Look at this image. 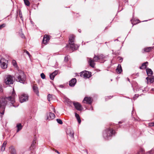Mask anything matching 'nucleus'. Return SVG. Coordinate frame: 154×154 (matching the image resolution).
<instances>
[{
    "label": "nucleus",
    "mask_w": 154,
    "mask_h": 154,
    "mask_svg": "<svg viewBox=\"0 0 154 154\" xmlns=\"http://www.w3.org/2000/svg\"><path fill=\"white\" fill-rule=\"evenodd\" d=\"M146 79L147 80V83H151L154 82V77L153 76L149 77H147Z\"/></svg>",
    "instance_id": "16"
},
{
    "label": "nucleus",
    "mask_w": 154,
    "mask_h": 154,
    "mask_svg": "<svg viewBox=\"0 0 154 154\" xmlns=\"http://www.w3.org/2000/svg\"><path fill=\"white\" fill-rule=\"evenodd\" d=\"M59 87L61 88H63L64 87V86L63 85H59Z\"/></svg>",
    "instance_id": "44"
},
{
    "label": "nucleus",
    "mask_w": 154,
    "mask_h": 154,
    "mask_svg": "<svg viewBox=\"0 0 154 154\" xmlns=\"http://www.w3.org/2000/svg\"><path fill=\"white\" fill-rule=\"evenodd\" d=\"M54 76L53 75V74L52 73L50 75V77L51 79L53 80L54 79Z\"/></svg>",
    "instance_id": "30"
},
{
    "label": "nucleus",
    "mask_w": 154,
    "mask_h": 154,
    "mask_svg": "<svg viewBox=\"0 0 154 154\" xmlns=\"http://www.w3.org/2000/svg\"><path fill=\"white\" fill-rule=\"evenodd\" d=\"M25 52L26 53V54H27L29 56V57H30V55L28 51H26Z\"/></svg>",
    "instance_id": "40"
},
{
    "label": "nucleus",
    "mask_w": 154,
    "mask_h": 154,
    "mask_svg": "<svg viewBox=\"0 0 154 154\" xmlns=\"http://www.w3.org/2000/svg\"><path fill=\"white\" fill-rule=\"evenodd\" d=\"M55 114L51 112H50L47 114V119L49 120H51L55 118Z\"/></svg>",
    "instance_id": "11"
},
{
    "label": "nucleus",
    "mask_w": 154,
    "mask_h": 154,
    "mask_svg": "<svg viewBox=\"0 0 154 154\" xmlns=\"http://www.w3.org/2000/svg\"><path fill=\"white\" fill-rule=\"evenodd\" d=\"M19 97L20 102L21 103L27 101L28 100L29 96L27 94H22Z\"/></svg>",
    "instance_id": "5"
},
{
    "label": "nucleus",
    "mask_w": 154,
    "mask_h": 154,
    "mask_svg": "<svg viewBox=\"0 0 154 154\" xmlns=\"http://www.w3.org/2000/svg\"><path fill=\"white\" fill-rule=\"evenodd\" d=\"M128 80L129 81V79L128 78Z\"/></svg>",
    "instance_id": "50"
},
{
    "label": "nucleus",
    "mask_w": 154,
    "mask_h": 154,
    "mask_svg": "<svg viewBox=\"0 0 154 154\" xmlns=\"http://www.w3.org/2000/svg\"><path fill=\"white\" fill-rule=\"evenodd\" d=\"M16 127L17 129V132H18L22 129L23 126L21 124L19 123L17 124Z\"/></svg>",
    "instance_id": "24"
},
{
    "label": "nucleus",
    "mask_w": 154,
    "mask_h": 154,
    "mask_svg": "<svg viewBox=\"0 0 154 154\" xmlns=\"http://www.w3.org/2000/svg\"><path fill=\"white\" fill-rule=\"evenodd\" d=\"M14 81L11 75H9L7 77L5 80V83L6 85L13 84Z\"/></svg>",
    "instance_id": "8"
},
{
    "label": "nucleus",
    "mask_w": 154,
    "mask_h": 154,
    "mask_svg": "<svg viewBox=\"0 0 154 154\" xmlns=\"http://www.w3.org/2000/svg\"><path fill=\"white\" fill-rule=\"evenodd\" d=\"M75 36L73 35H71L69 38V43L70 45V48L72 50H76L79 47L77 45H75L74 43Z\"/></svg>",
    "instance_id": "4"
},
{
    "label": "nucleus",
    "mask_w": 154,
    "mask_h": 154,
    "mask_svg": "<svg viewBox=\"0 0 154 154\" xmlns=\"http://www.w3.org/2000/svg\"><path fill=\"white\" fill-rule=\"evenodd\" d=\"M91 73L90 72L85 71L81 72L80 75L81 77H83L85 78H88L91 76Z\"/></svg>",
    "instance_id": "7"
},
{
    "label": "nucleus",
    "mask_w": 154,
    "mask_h": 154,
    "mask_svg": "<svg viewBox=\"0 0 154 154\" xmlns=\"http://www.w3.org/2000/svg\"><path fill=\"white\" fill-rule=\"evenodd\" d=\"M99 59H103L105 57L103 54H101L99 56Z\"/></svg>",
    "instance_id": "27"
},
{
    "label": "nucleus",
    "mask_w": 154,
    "mask_h": 154,
    "mask_svg": "<svg viewBox=\"0 0 154 154\" xmlns=\"http://www.w3.org/2000/svg\"><path fill=\"white\" fill-rule=\"evenodd\" d=\"M92 102V99L91 98L86 97H85L83 101V102L85 103L88 104H90Z\"/></svg>",
    "instance_id": "12"
},
{
    "label": "nucleus",
    "mask_w": 154,
    "mask_h": 154,
    "mask_svg": "<svg viewBox=\"0 0 154 154\" xmlns=\"http://www.w3.org/2000/svg\"><path fill=\"white\" fill-rule=\"evenodd\" d=\"M19 15L21 19L22 20H23V18L22 17V13L21 12H20V11L19 12Z\"/></svg>",
    "instance_id": "32"
},
{
    "label": "nucleus",
    "mask_w": 154,
    "mask_h": 154,
    "mask_svg": "<svg viewBox=\"0 0 154 154\" xmlns=\"http://www.w3.org/2000/svg\"><path fill=\"white\" fill-rule=\"evenodd\" d=\"M68 56H67L66 57H65V60L66 61H67L68 60Z\"/></svg>",
    "instance_id": "41"
},
{
    "label": "nucleus",
    "mask_w": 154,
    "mask_h": 154,
    "mask_svg": "<svg viewBox=\"0 0 154 154\" xmlns=\"http://www.w3.org/2000/svg\"><path fill=\"white\" fill-rule=\"evenodd\" d=\"M25 5L28 6L30 5V3L28 0H23Z\"/></svg>",
    "instance_id": "26"
},
{
    "label": "nucleus",
    "mask_w": 154,
    "mask_h": 154,
    "mask_svg": "<svg viewBox=\"0 0 154 154\" xmlns=\"http://www.w3.org/2000/svg\"><path fill=\"white\" fill-rule=\"evenodd\" d=\"M9 149L11 154H16V150L14 147L11 146L9 148Z\"/></svg>",
    "instance_id": "21"
},
{
    "label": "nucleus",
    "mask_w": 154,
    "mask_h": 154,
    "mask_svg": "<svg viewBox=\"0 0 154 154\" xmlns=\"http://www.w3.org/2000/svg\"><path fill=\"white\" fill-rule=\"evenodd\" d=\"M75 109L79 111L82 110L83 109L82 105L78 102H74L73 103Z\"/></svg>",
    "instance_id": "10"
},
{
    "label": "nucleus",
    "mask_w": 154,
    "mask_h": 154,
    "mask_svg": "<svg viewBox=\"0 0 154 154\" xmlns=\"http://www.w3.org/2000/svg\"><path fill=\"white\" fill-rule=\"evenodd\" d=\"M7 141H5L3 143V144L2 147L1 148V150L2 151H4L5 149V146L7 144Z\"/></svg>",
    "instance_id": "23"
},
{
    "label": "nucleus",
    "mask_w": 154,
    "mask_h": 154,
    "mask_svg": "<svg viewBox=\"0 0 154 154\" xmlns=\"http://www.w3.org/2000/svg\"><path fill=\"white\" fill-rule=\"evenodd\" d=\"M57 122L60 124H62L63 123L62 121L60 119H57Z\"/></svg>",
    "instance_id": "29"
},
{
    "label": "nucleus",
    "mask_w": 154,
    "mask_h": 154,
    "mask_svg": "<svg viewBox=\"0 0 154 154\" xmlns=\"http://www.w3.org/2000/svg\"><path fill=\"white\" fill-rule=\"evenodd\" d=\"M148 64V62H146L142 64V66L140 67V69H144L146 68Z\"/></svg>",
    "instance_id": "22"
},
{
    "label": "nucleus",
    "mask_w": 154,
    "mask_h": 154,
    "mask_svg": "<svg viewBox=\"0 0 154 154\" xmlns=\"http://www.w3.org/2000/svg\"><path fill=\"white\" fill-rule=\"evenodd\" d=\"M116 72L118 73H120L122 72V69L120 65L119 64L116 69Z\"/></svg>",
    "instance_id": "18"
},
{
    "label": "nucleus",
    "mask_w": 154,
    "mask_h": 154,
    "mask_svg": "<svg viewBox=\"0 0 154 154\" xmlns=\"http://www.w3.org/2000/svg\"><path fill=\"white\" fill-rule=\"evenodd\" d=\"M67 134L73 139L74 138V132L73 131L71 130H69L67 131Z\"/></svg>",
    "instance_id": "15"
},
{
    "label": "nucleus",
    "mask_w": 154,
    "mask_h": 154,
    "mask_svg": "<svg viewBox=\"0 0 154 154\" xmlns=\"http://www.w3.org/2000/svg\"><path fill=\"white\" fill-rule=\"evenodd\" d=\"M55 152L58 154H60V152L57 150H55Z\"/></svg>",
    "instance_id": "45"
},
{
    "label": "nucleus",
    "mask_w": 154,
    "mask_h": 154,
    "mask_svg": "<svg viewBox=\"0 0 154 154\" xmlns=\"http://www.w3.org/2000/svg\"><path fill=\"white\" fill-rule=\"evenodd\" d=\"M91 110H93V108L92 107H91Z\"/></svg>",
    "instance_id": "49"
},
{
    "label": "nucleus",
    "mask_w": 154,
    "mask_h": 154,
    "mask_svg": "<svg viewBox=\"0 0 154 154\" xmlns=\"http://www.w3.org/2000/svg\"><path fill=\"white\" fill-rule=\"evenodd\" d=\"M15 93L14 89L11 96L8 97H2L0 98V113L3 115L4 113L5 106L7 104V100L10 101L12 104L15 102Z\"/></svg>",
    "instance_id": "1"
},
{
    "label": "nucleus",
    "mask_w": 154,
    "mask_h": 154,
    "mask_svg": "<svg viewBox=\"0 0 154 154\" xmlns=\"http://www.w3.org/2000/svg\"><path fill=\"white\" fill-rule=\"evenodd\" d=\"M75 116L76 118L78 120L79 123V124H80L81 122V120L80 119V117L79 115L77 114L76 113H75Z\"/></svg>",
    "instance_id": "25"
},
{
    "label": "nucleus",
    "mask_w": 154,
    "mask_h": 154,
    "mask_svg": "<svg viewBox=\"0 0 154 154\" xmlns=\"http://www.w3.org/2000/svg\"><path fill=\"white\" fill-rule=\"evenodd\" d=\"M138 97V95L135 94L134 95V97H133V98L134 99H136Z\"/></svg>",
    "instance_id": "38"
},
{
    "label": "nucleus",
    "mask_w": 154,
    "mask_h": 154,
    "mask_svg": "<svg viewBox=\"0 0 154 154\" xmlns=\"http://www.w3.org/2000/svg\"><path fill=\"white\" fill-rule=\"evenodd\" d=\"M6 60L4 58H2L0 59L1 66L2 68L3 69H5L7 68V65L6 63Z\"/></svg>",
    "instance_id": "9"
},
{
    "label": "nucleus",
    "mask_w": 154,
    "mask_h": 154,
    "mask_svg": "<svg viewBox=\"0 0 154 154\" xmlns=\"http://www.w3.org/2000/svg\"><path fill=\"white\" fill-rule=\"evenodd\" d=\"M5 24H3L1 25H0V29H1L2 28L5 27Z\"/></svg>",
    "instance_id": "37"
},
{
    "label": "nucleus",
    "mask_w": 154,
    "mask_h": 154,
    "mask_svg": "<svg viewBox=\"0 0 154 154\" xmlns=\"http://www.w3.org/2000/svg\"><path fill=\"white\" fill-rule=\"evenodd\" d=\"M2 89L1 86L0 85V92H2Z\"/></svg>",
    "instance_id": "43"
},
{
    "label": "nucleus",
    "mask_w": 154,
    "mask_h": 154,
    "mask_svg": "<svg viewBox=\"0 0 154 154\" xmlns=\"http://www.w3.org/2000/svg\"><path fill=\"white\" fill-rule=\"evenodd\" d=\"M115 134V131L111 128H109L104 131L103 133V137L106 140H109Z\"/></svg>",
    "instance_id": "3"
},
{
    "label": "nucleus",
    "mask_w": 154,
    "mask_h": 154,
    "mask_svg": "<svg viewBox=\"0 0 154 154\" xmlns=\"http://www.w3.org/2000/svg\"><path fill=\"white\" fill-rule=\"evenodd\" d=\"M15 76L17 81L23 84L25 83L26 79V76L23 71H19L16 74Z\"/></svg>",
    "instance_id": "2"
},
{
    "label": "nucleus",
    "mask_w": 154,
    "mask_h": 154,
    "mask_svg": "<svg viewBox=\"0 0 154 154\" xmlns=\"http://www.w3.org/2000/svg\"><path fill=\"white\" fill-rule=\"evenodd\" d=\"M35 143H36V142L35 141V140H34L32 141V144H31V147L33 148L34 147V146L35 145Z\"/></svg>",
    "instance_id": "33"
},
{
    "label": "nucleus",
    "mask_w": 154,
    "mask_h": 154,
    "mask_svg": "<svg viewBox=\"0 0 154 154\" xmlns=\"http://www.w3.org/2000/svg\"><path fill=\"white\" fill-rule=\"evenodd\" d=\"M13 65L14 66H15L17 65V63L16 61L14 60L13 61Z\"/></svg>",
    "instance_id": "39"
},
{
    "label": "nucleus",
    "mask_w": 154,
    "mask_h": 154,
    "mask_svg": "<svg viewBox=\"0 0 154 154\" xmlns=\"http://www.w3.org/2000/svg\"><path fill=\"white\" fill-rule=\"evenodd\" d=\"M153 91H154V88L152 89Z\"/></svg>",
    "instance_id": "51"
},
{
    "label": "nucleus",
    "mask_w": 154,
    "mask_h": 154,
    "mask_svg": "<svg viewBox=\"0 0 154 154\" xmlns=\"http://www.w3.org/2000/svg\"><path fill=\"white\" fill-rule=\"evenodd\" d=\"M146 72L148 75L149 76H151L152 74V72L150 69L147 68L146 69Z\"/></svg>",
    "instance_id": "19"
},
{
    "label": "nucleus",
    "mask_w": 154,
    "mask_h": 154,
    "mask_svg": "<svg viewBox=\"0 0 154 154\" xmlns=\"http://www.w3.org/2000/svg\"><path fill=\"white\" fill-rule=\"evenodd\" d=\"M99 59V56H95L94 57L93 59H92L91 58H89L88 60V62L89 63L90 65L93 68L94 66L95 63L94 61H97Z\"/></svg>",
    "instance_id": "6"
},
{
    "label": "nucleus",
    "mask_w": 154,
    "mask_h": 154,
    "mask_svg": "<svg viewBox=\"0 0 154 154\" xmlns=\"http://www.w3.org/2000/svg\"><path fill=\"white\" fill-rule=\"evenodd\" d=\"M52 109L54 110V112L55 113H56V110H55V108L54 107H52Z\"/></svg>",
    "instance_id": "42"
},
{
    "label": "nucleus",
    "mask_w": 154,
    "mask_h": 154,
    "mask_svg": "<svg viewBox=\"0 0 154 154\" xmlns=\"http://www.w3.org/2000/svg\"><path fill=\"white\" fill-rule=\"evenodd\" d=\"M41 76L43 79H44L45 77V75L43 73H42L41 74Z\"/></svg>",
    "instance_id": "34"
},
{
    "label": "nucleus",
    "mask_w": 154,
    "mask_h": 154,
    "mask_svg": "<svg viewBox=\"0 0 154 154\" xmlns=\"http://www.w3.org/2000/svg\"><path fill=\"white\" fill-rule=\"evenodd\" d=\"M50 40V38L48 36L45 35L43 39V42L45 44H46Z\"/></svg>",
    "instance_id": "14"
},
{
    "label": "nucleus",
    "mask_w": 154,
    "mask_h": 154,
    "mask_svg": "<svg viewBox=\"0 0 154 154\" xmlns=\"http://www.w3.org/2000/svg\"><path fill=\"white\" fill-rule=\"evenodd\" d=\"M51 98V95L50 94H48L47 96V99L48 101H50Z\"/></svg>",
    "instance_id": "31"
},
{
    "label": "nucleus",
    "mask_w": 154,
    "mask_h": 154,
    "mask_svg": "<svg viewBox=\"0 0 154 154\" xmlns=\"http://www.w3.org/2000/svg\"><path fill=\"white\" fill-rule=\"evenodd\" d=\"M58 72L57 71H55L54 72H53L52 73L53 74V75L55 76L57 74Z\"/></svg>",
    "instance_id": "36"
},
{
    "label": "nucleus",
    "mask_w": 154,
    "mask_h": 154,
    "mask_svg": "<svg viewBox=\"0 0 154 154\" xmlns=\"http://www.w3.org/2000/svg\"><path fill=\"white\" fill-rule=\"evenodd\" d=\"M149 125L150 126H154V122L149 123Z\"/></svg>",
    "instance_id": "35"
},
{
    "label": "nucleus",
    "mask_w": 154,
    "mask_h": 154,
    "mask_svg": "<svg viewBox=\"0 0 154 154\" xmlns=\"http://www.w3.org/2000/svg\"><path fill=\"white\" fill-rule=\"evenodd\" d=\"M120 61H121V62L122 61V59L121 58H120Z\"/></svg>",
    "instance_id": "46"
},
{
    "label": "nucleus",
    "mask_w": 154,
    "mask_h": 154,
    "mask_svg": "<svg viewBox=\"0 0 154 154\" xmlns=\"http://www.w3.org/2000/svg\"><path fill=\"white\" fill-rule=\"evenodd\" d=\"M152 152V151H150L149 152V154H151V152Z\"/></svg>",
    "instance_id": "48"
},
{
    "label": "nucleus",
    "mask_w": 154,
    "mask_h": 154,
    "mask_svg": "<svg viewBox=\"0 0 154 154\" xmlns=\"http://www.w3.org/2000/svg\"><path fill=\"white\" fill-rule=\"evenodd\" d=\"M154 49V47H148L144 48V51L146 52H149Z\"/></svg>",
    "instance_id": "20"
},
{
    "label": "nucleus",
    "mask_w": 154,
    "mask_h": 154,
    "mask_svg": "<svg viewBox=\"0 0 154 154\" xmlns=\"http://www.w3.org/2000/svg\"><path fill=\"white\" fill-rule=\"evenodd\" d=\"M20 35V36L22 38H25V36L23 34L22 32V31H21L20 32H19Z\"/></svg>",
    "instance_id": "28"
},
{
    "label": "nucleus",
    "mask_w": 154,
    "mask_h": 154,
    "mask_svg": "<svg viewBox=\"0 0 154 154\" xmlns=\"http://www.w3.org/2000/svg\"><path fill=\"white\" fill-rule=\"evenodd\" d=\"M76 82V80L75 78L72 79L69 83V85L71 87H73L75 85Z\"/></svg>",
    "instance_id": "13"
},
{
    "label": "nucleus",
    "mask_w": 154,
    "mask_h": 154,
    "mask_svg": "<svg viewBox=\"0 0 154 154\" xmlns=\"http://www.w3.org/2000/svg\"><path fill=\"white\" fill-rule=\"evenodd\" d=\"M108 98H109V99H110L112 97H111V96H109L107 97Z\"/></svg>",
    "instance_id": "47"
},
{
    "label": "nucleus",
    "mask_w": 154,
    "mask_h": 154,
    "mask_svg": "<svg viewBox=\"0 0 154 154\" xmlns=\"http://www.w3.org/2000/svg\"><path fill=\"white\" fill-rule=\"evenodd\" d=\"M33 91L37 96H39V91L37 85H34L33 87Z\"/></svg>",
    "instance_id": "17"
},
{
    "label": "nucleus",
    "mask_w": 154,
    "mask_h": 154,
    "mask_svg": "<svg viewBox=\"0 0 154 154\" xmlns=\"http://www.w3.org/2000/svg\"><path fill=\"white\" fill-rule=\"evenodd\" d=\"M147 21V20H145V21Z\"/></svg>",
    "instance_id": "52"
}]
</instances>
